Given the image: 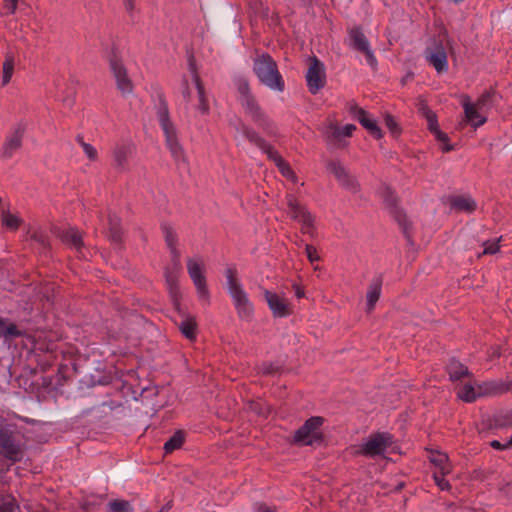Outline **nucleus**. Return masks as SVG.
<instances>
[{"mask_svg": "<svg viewBox=\"0 0 512 512\" xmlns=\"http://www.w3.org/2000/svg\"><path fill=\"white\" fill-rule=\"evenodd\" d=\"M157 118L165 137L166 147L170 151L171 156L179 168H186L187 161L183 147L178 140L176 127L169 117L167 105L163 101L158 106Z\"/></svg>", "mask_w": 512, "mask_h": 512, "instance_id": "obj_1", "label": "nucleus"}, {"mask_svg": "<svg viewBox=\"0 0 512 512\" xmlns=\"http://www.w3.org/2000/svg\"><path fill=\"white\" fill-rule=\"evenodd\" d=\"M235 85L237 89V101L244 113L259 127L270 134L272 132L271 123L262 112L256 98L251 93L248 81L245 78L239 77L235 80Z\"/></svg>", "mask_w": 512, "mask_h": 512, "instance_id": "obj_2", "label": "nucleus"}, {"mask_svg": "<svg viewBox=\"0 0 512 512\" xmlns=\"http://www.w3.org/2000/svg\"><path fill=\"white\" fill-rule=\"evenodd\" d=\"M188 69L192 76L193 87L191 88L188 80L183 78L181 84L182 97L187 104L194 106L200 114L206 115L209 113V104L192 56H190L188 60Z\"/></svg>", "mask_w": 512, "mask_h": 512, "instance_id": "obj_3", "label": "nucleus"}, {"mask_svg": "<svg viewBox=\"0 0 512 512\" xmlns=\"http://www.w3.org/2000/svg\"><path fill=\"white\" fill-rule=\"evenodd\" d=\"M254 72L259 81L271 90L282 92L284 81L280 75L276 62L268 54H262L254 61Z\"/></svg>", "mask_w": 512, "mask_h": 512, "instance_id": "obj_4", "label": "nucleus"}, {"mask_svg": "<svg viewBox=\"0 0 512 512\" xmlns=\"http://www.w3.org/2000/svg\"><path fill=\"white\" fill-rule=\"evenodd\" d=\"M324 421L325 419L321 416L308 418L304 424L294 432L293 442L302 446L322 444L325 436L320 428Z\"/></svg>", "mask_w": 512, "mask_h": 512, "instance_id": "obj_5", "label": "nucleus"}, {"mask_svg": "<svg viewBox=\"0 0 512 512\" xmlns=\"http://www.w3.org/2000/svg\"><path fill=\"white\" fill-rule=\"evenodd\" d=\"M394 444V436L389 432L372 433L368 440L361 445L358 454L365 457H376L383 455L384 452Z\"/></svg>", "mask_w": 512, "mask_h": 512, "instance_id": "obj_6", "label": "nucleus"}, {"mask_svg": "<svg viewBox=\"0 0 512 512\" xmlns=\"http://www.w3.org/2000/svg\"><path fill=\"white\" fill-rule=\"evenodd\" d=\"M326 168L331 173L339 185L351 193H356L359 190V184L355 177L339 160L327 161Z\"/></svg>", "mask_w": 512, "mask_h": 512, "instance_id": "obj_7", "label": "nucleus"}, {"mask_svg": "<svg viewBox=\"0 0 512 512\" xmlns=\"http://www.w3.org/2000/svg\"><path fill=\"white\" fill-rule=\"evenodd\" d=\"M326 168L331 173L339 185L351 193H356L359 190V184L355 177L339 160L327 161Z\"/></svg>", "mask_w": 512, "mask_h": 512, "instance_id": "obj_8", "label": "nucleus"}, {"mask_svg": "<svg viewBox=\"0 0 512 512\" xmlns=\"http://www.w3.org/2000/svg\"><path fill=\"white\" fill-rule=\"evenodd\" d=\"M306 81L309 91L317 94L325 86L326 74L323 63L316 57L309 60V66L306 72Z\"/></svg>", "mask_w": 512, "mask_h": 512, "instance_id": "obj_9", "label": "nucleus"}, {"mask_svg": "<svg viewBox=\"0 0 512 512\" xmlns=\"http://www.w3.org/2000/svg\"><path fill=\"white\" fill-rule=\"evenodd\" d=\"M24 132L25 125L23 123H18L6 135L0 154L3 160L11 159L22 147Z\"/></svg>", "mask_w": 512, "mask_h": 512, "instance_id": "obj_10", "label": "nucleus"}, {"mask_svg": "<svg viewBox=\"0 0 512 512\" xmlns=\"http://www.w3.org/2000/svg\"><path fill=\"white\" fill-rule=\"evenodd\" d=\"M0 455L12 463L20 462L23 458V451L15 442L13 433L4 428H0Z\"/></svg>", "mask_w": 512, "mask_h": 512, "instance_id": "obj_11", "label": "nucleus"}, {"mask_svg": "<svg viewBox=\"0 0 512 512\" xmlns=\"http://www.w3.org/2000/svg\"><path fill=\"white\" fill-rule=\"evenodd\" d=\"M425 58L437 73L448 70L447 47L441 41H434L426 48Z\"/></svg>", "mask_w": 512, "mask_h": 512, "instance_id": "obj_12", "label": "nucleus"}, {"mask_svg": "<svg viewBox=\"0 0 512 512\" xmlns=\"http://www.w3.org/2000/svg\"><path fill=\"white\" fill-rule=\"evenodd\" d=\"M231 126L234 129V139L237 142V145H240L242 141L247 140L262 151L269 146V143H267L255 130L245 125L240 119L232 122Z\"/></svg>", "mask_w": 512, "mask_h": 512, "instance_id": "obj_13", "label": "nucleus"}, {"mask_svg": "<svg viewBox=\"0 0 512 512\" xmlns=\"http://www.w3.org/2000/svg\"><path fill=\"white\" fill-rule=\"evenodd\" d=\"M51 233L69 247L79 250L83 247L82 233L72 226H52Z\"/></svg>", "mask_w": 512, "mask_h": 512, "instance_id": "obj_14", "label": "nucleus"}, {"mask_svg": "<svg viewBox=\"0 0 512 512\" xmlns=\"http://www.w3.org/2000/svg\"><path fill=\"white\" fill-rule=\"evenodd\" d=\"M109 64L111 72L116 80L117 88L123 94H129L132 92V83L127 76V71L121 60L116 56V54H112L109 58Z\"/></svg>", "mask_w": 512, "mask_h": 512, "instance_id": "obj_15", "label": "nucleus"}, {"mask_svg": "<svg viewBox=\"0 0 512 512\" xmlns=\"http://www.w3.org/2000/svg\"><path fill=\"white\" fill-rule=\"evenodd\" d=\"M351 46L362 52L365 56V62L367 65L374 68L377 64L376 58L369 47V43L365 35L358 28H354L349 33Z\"/></svg>", "mask_w": 512, "mask_h": 512, "instance_id": "obj_16", "label": "nucleus"}, {"mask_svg": "<svg viewBox=\"0 0 512 512\" xmlns=\"http://www.w3.org/2000/svg\"><path fill=\"white\" fill-rule=\"evenodd\" d=\"M263 294L274 317L284 318L292 314L290 304L285 298L267 289L264 290Z\"/></svg>", "mask_w": 512, "mask_h": 512, "instance_id": "obj_17", "label": "nucleus"}, {"mask_svg": "<svg viewBox=\"0 0 512 512\" xmlns=\"http://www.w3.org/2000/svg\"><path fill=\"white\" fill-rule=\"evenodd\" d=\"M286 204L287 213L291 220L298 222L299 224H312L314 222L313 216L293 195H287Z\"/></svg>", "mask_w": 512, "mask_h": 512, "instance_id": "obj_18", "label": "nucleus"}, {"mask_svg": "<svg viewBox=\"0 0 512 512\" xmlns=\"http://www.w3.org/2000/svg\"><path fill=\"white\" fill-rule=\"evenodd\" d=\"M349 112L351 116L358 120L361 125L366 128L369 133L375 138L379 139L382 136L381 129L378 127L377 123L370 119L367 112L359 107L357 104L353 103L349 106Z\"/></svg>", "mask_w": 512, "mask_h": 512, "instance_id": "obj_19", "label": "nucleus"}, {"mask_svg": "<svg viewBox=\"0 0 512 512\" xmlns=\"http://www.w3.org/2000/svg\"><path fill=\"white\" fill-rule=\"evenodd\" d=\"M225 274L227 278V289L234 304L248 300V296L237 278V270L235 268H227Z\"/></svg>", "mask_w": 512, "mask_h": 512, "instance_id": "obj_20", "label": "nucleus"}, {"mask_svg": "<svg viewBox=\"0 0 512 512\" xmlns=\"http://www.w3.org/2000/svg\"><path fill=\"white\" fill-rule=\"evenodd\" d=\"M446 203L455 212L470 213L476 209V202L468 194L450 195L447 197Z\"/></svg>", "mask_w": 512, "mask_h": 512, "instance_id": "obj_21", "label": "nucleus"}, {"mask_svg": "<svg viewBox=\"0 0 512 512\" xmlns=\"http://www.w3.org/2000/svg\"><path fill=\"white\" fill-rule=\"evenodd\" d=\"M446 371L451 381H458L464 377H471L472 373L468 367L461 363L457 358L451 357L446 365Z\"/></svg>", "mask_w": 512, "mask_h": 512, "instance_id": "obj_22", "label": "nucleus"}, {"mask_svg": "<svg viewBox=\"0 0 512 512\" xmlns=\"http://www.w3.org/2000/svg\"><path fill=\"white\" fill-rule=\"evenodd\" d=\"M383 201L387 208L390 209V212L395 215L396 221L398 224H405V219L402 218V211L397 205V196L394 191L390 187H384L381 192Z\"/></svg>", "mask_w": 512, "mask_h": 512, "instance_id": "obj_23", "label": "nucleus"}, {"mask_svg": "<svg viewBox=\"0 0 512 512\" xmlns=\"http://www.w3.org/2000/svg\"><path fill=\"white\" fill-rule=\"evenodd\" d=\"M512 426V409L494 413L487 420L488 429H503Z\"/></svg>", "mask_w": 512, "mask_h": 512, "instance_id": "obj_24", "label": "nucleus"}, {"mask_svg": "<svg viewBox=\"0 0 512 512\" xmlns=\"http://www.w3.org/2000/svg\"><path fill=\"white\" fill-rule=\"evenodd\" d=\"M465 120L474 128L482 126L486 122L483 115L485 111H480L475 105L469 101L463 102Z\"/></svg>", "mask_w": 512, "mask_h": 512, "instance_id": "obj_25", "label": "nucleus"}, {"mask_svg": "<svg viewBox=\"0 0 512 512\" xmlns=\"http://www.w3.org/2000/svg\"><path fill=\"white\" fill-rule=\"evenodd\" d=\"M267 157L272 160L278 167L280 173L286 178H294V172L287 162L278 154V152L269 144L263 151Z\"/></svg>", "mask_w": 512, "mask_h": 512, "instance_id": "obj_26", "label": "nucleus"}, {"mask_svg": "<svg viewBox=\"0 0 512 512\" xmlns=\"http://www.w3.org/2000/svg\"><path fill=\"white\" fill-rule=\"evenodd\" d=\"M422 226H401V232L407 241V245L413 249L426 242L422 238Z\"/></svg>", "mask_w": 512, "mask_h": 512, "instance_id": "obj_27", "label": "nucleus"}, {"mask_svg": "<svg viewBox=\"0 0 512 512\" xmlns=\"http://www.w3.org/2000/svg\"><path fill=\"white\" fill-rule=\"evenodd\" d=\"M480 396H496L505 394L504 381L501 379L484 381L478 385Z\"/></svg>", "mask_w": 512, "mask_h": 512, "instance_id": "obj_28", "label": "nucleus"}, {"mask_svg": "<svg viewBox=\"0 0 512 512\" xmlns=\"http://www.w3.org/2000/svg\"><path fill=\"white\" fill-rule=\"evenodd\" d=\"M182 335L190 341L197 337L198 325L194 316H186L181 322L176 323Z\"/></svg>", "mask_w": 512, "mask_h": 512, "instance_id": "obj_29", "label": "nucleus"}, {"mask_svg": "<svg viewBox=\"0 0 512 512\" xmlns=\"http://www.w3.org/2000/svg\"><path fill=\"white\" fill-rule=\"evenodd\" d=\"M381 287H382V277H377L372 280V282L369 285V289L366 295L367 298V308L368 311H371L374 309L377 301L380 298L381 294Z\"/></svg>", "mask_w": 512, "mask_h": 512, "instance_id": "obj_30", "label": "nucleus"}, {"mask_svg": "<svg viewBox=\"0 0 512 512\" xmlns=\"http://www.w3.org/2000/svg\"><path fill=\"white\" fill-rule=\"evenodd\" d=\"M131 153V147L128 144H119L113 150L114 164L117 169L124 170L128 156Z\"/></svg>", "mask_w": 512, "mask_h": 512, "instance_id": "obj_31", "label": "nucleus"}, {"mask_svg": "<svg viewBox=\"0 0 512 512\" xmlns=\"http://www.w3.org/2000/svg\"><path fill=\"white\" fill-rule=\"evenodd\" d=\"M185 441V432L183 430H177L174 434L165 442L164 451L165 454L172 453L173 451L182 447Z\"/></svg>", "mask_w": 512, "mask_h": 512, "instance_id": "obj_32", "label": "nucleus"}, {"mask_svg": "<svg viewBox=\"0 0 512 512\" xmlns=\"http://www.w3.org/2000/svg\"><path fill=\"white\" fill-rule=\"evenodd\" d=\"M429 129L435 134L437 140L442 144V150L448 152L452 150V146L448 145L447 134L440 131L437 127V122L434 115L428 116Z\"/></svg>", "mask_w": 512, "mask_h": 512, "instance_id": "obj_33", "label": "nucleus"}, {"mask_svg": "<svg viewBox=\"0 0 512 512\" xmlns=\"http://www.w3.org/2000/svg\"><path fill=\"white\" fill-rule=\"evenodd\" d=\"M192 281L196 287L199 298L208 303L210 299V293L205 275L202 274L198 277L192 278Z\"/></svg>", "mask_w": 512, "mask_h": 512, "instance_id": "obj_34", "label": "nucleus"}, {"mask_svg": "<svg viewBox=\"0 0 512 512\" xmlns=\"http://www.w3.org/2000/svg\"><path fill=\"white\" fill-rule=\"evenodd\" d=\"M457 396H458L459 399H461L462 401L467 402V403H472L477 398L481 397L480 396V391L478 389L476 391L475 388L471 384L464 385L457 392Z\"/></svg>", "mask_w": 512, "mask_h": 512, "instance_id": "obj_35", "label": "nucleus"}, {"mask_svg": "<svg viewBox=\"0 0 512 512\" xmlns=\"http://www.w3.org/2000/svg\"><path fill=\"white\" fill-rule=\"evenodd\" d=\"M14 66H15V60L14 56L11 54H7L5 57V61L3 63L2 67V85H7L13 75L14 72Z\"/></svg>", "mask_w": 512, "mask_h": 512, "instance_id": "obj_36", "label": "nucleus"}, {"mask_svg": "<svg viewBox=\"0 0 512 512\" xmlns=\"http://www.w3.org/2000/svg\"><path fill=\"white\" fill-rule=\"evenodd\" d=\"M235 305L237 314L240 319L250 321L253 316V305L250 300H244L243 302H238Z\"/></svg>", "mask_w": 512, "mask_h": 512, "instance_id": "obj_37", "label": "nucleus"}, {"mask_svg": "<svg viewBox=\"0 0 512 512\" xmlns=\"http://www.w3.org/2000/svg\"><path fill=\"white\" fill-rule=\"evenodd\" d=\"M0 512H14L19 509V505L15 497L11 494H0Z\"/></svg>", "mask_w": 512, "mask_h": 512, "instance_id": "obj_38", "label": "nucleus"}, {"mask_svg": "<svg viewBox=\"0 0 512 512\" xmlns=\"http://www.w3.org/2000/svg\"><path fill=\"white\" fill-rule=\"evenodd\" d=\"M165 279L168 285L170 294L180 293V287L178 283V275L177 272L170 270L169 268L165 269Z\"/></svg>", "mask_w": 512, "mask_h": 512, "instance_id": "obj_39", "label": "nucleus"}, {"mask_svg": "<svg viewBox=\"0 0 512 512\" xmlns=\"http://www.w3.org/2000/svg\"><path fill=\"white\" fill-rule=\"evenodd\" d=\"M165 242L170 249V252L177 251L178 236L171 226H164L163 229Z\"/></svg>", "mask_w": 512, "mask_h": 512, "instance_id": "obj_40", "label": "nucleus"}, {"mask_svg": "<svg viewBox=\"0 0 512 512\" xmlns=\"http://www.w3.org/2000/svg\"><path fill=\"white\" fill-rule=\"evenodd\" d=\"M502 236L493 239V240H484L482 242V246L484 247V250L481 254L478 255V257H481L482 255H494L499 251V242L501 241Z\"/></svg>", "mask_w": 512, "mask_h": 512, "instance_id": "obj_41", "label": "nucleus"}, {"mask_svg": "<svg viewBox=\"0 0 512 512\" xmlns=\"http://www.w3.org/2000/svg\"><path fill=\"white\" fill-rule=\"evenodd\" d=\"M22 336V332L18 329L17 325L14 323H10L3 327H0V337H5L6 339H14Z\"/></svg>", "mask_w": 512, "mask_h": 512, "instance_id": "obj_42", "label": "nucleus"}, {"mask_svg": "<svg viewBox=\"0 0 512 512\" xmlns=\"http://www.w3.org/2000/svg\"><path fill=\"white\" fill-rule=\"evenodd\" d=\"M355 129H356V127L353 124H347L342 128L337 127V126H332L330 128L331 136L337 140H339L341 137H344V136L345 137L351 136Z\"/></svg>", "mask_w": 512, "mask_h": 512, "instance_id": "obj_43", "label": "nucleus"}, {"mask_svg": "<svg viewBox=\"0 0 512 512\" xmlns=\"http://www.w3.org/2000/svg\"><path fill=\"white\" fill-rule=\"evenodd\" d=\"M110 512H131L132 507L129 501L116 499L108 504Z\"/></svg>", "mask_w": 512, "mask_h": 512, "instance_id": "obj_44", "label": "nucleus"}, {"mask_svg": "<svg viewBox=\"0 0 512 512\" xmlns=\"http://www.w3.org/2000/svg\"><path fill=\"white\" fill-rule=\"evenodd\" d=\"M27 236L34 240L35 242L39 243L43 248L49 247V237L44 234L42 231L39 230H32L29 228L27 230Z\"/></svg>", "mask_w": 512, "mask_h": 512, "instance_id": "obj_45", "label": "nucleus"}, {"mask_svg": "<svg viewBox=\"0 0 512 512\" xmlns=\"http://www.w3.org/2000/svg\"><path fill=\"white\" fill-rule=\"evenodd\" d=\"M77 141L81 145V147L83 149V152L85 153V155L87 156V158L89 160H91V161L97 160L98 153H97V150H96L95 147H93L92 145L84 142L83 138L81 136L77 137Z\"/></svg>", "mask_w": 512, "mask_h": 512, "instance_id": "obj_46", "label": "nucleus"}, {"mask_svg": "<svg viewBox=\"0 0 512 512\" xmlns=\"http://www.w3.org/2000/svg\"><path fill=\"white\" fill-rule=\"evenodd\" d=\"M492 97L493 94L491 92H486L472 105H475L480 111H486L491 106Z\"/></svg>", "mask_w": 512, "mask_h": 512, "instance_id": "obj_47", "label": "nucleus"}, {"mask_svg": "<svg viewBox=\"0 0 512 512\" xmlns=\"http://www.w3.org/2000/svg\"><path fill=\"white\" fill-rule=\"evenodd\" d=\"M430 462L440 468V471L446 470L445 465L448 462V456L445 453L436 452L429 457Z\"/></svg>", "mask_w": 512, "mask_h": 512, "instance_id": "obj_48", "label": "nucleus"}, {"mask_svg": "<svg viewBox=\"0 0 512 512\" xmlns=\"http://www.w3.org/2000/svg\"><path fill=\"white\" fill-rule=\"evenodd\" d=\"M106 235L111 241L120 243L123 235L122 226H109Z\"/></svg>", "mask_w": 512, "mask_h": 512, "instance_id": "obj_49", "label": "nucleus"}, {"mask_svg": "<svg viewBox=\"0 0 512 512\" xmlns=\"http://www.w3.org/2000/svg\"><path fill=\"white\" fill-rule=\"evenodd\" d=\"M449 470H443L440 471V474L434 473L433 478L435 480V483L441 490H449L451 488V485L447 480H445L444 475L448 473Z\"/></svg>", "mask_w": 512, "mask_h": 512, "instance_id": "obj_50", "label": "nucleus"}, {"mask_svg": "<svg viewBox=\"0 0 512 512\" xmlns=\"http://www.w3.org/2000/svg\"><path fill=\"white\" fill-rule=\"evenodd\" d=\"M187 270L191 279L203 274L200 265L191 258L187 261Z\"/></svg>", "mask_w": 512, "mask_h": 512, "instance_id": "obj_51", "label": "nucleus"}, {"mask_svg": "<svg viewBox=\"0 0 512 512\" xmlns=\"http://www.w3.org/2000/svg\"><path fill=\"white\" fill-rule=\"evenodd\" d=\"M70 367L68 364H60L57 370V376L59 377L57 384L62 386L68 380V372Z\"/></svg>", "mask_w": 512, "mask_h": 512, "instance_id": "obj_52", "label": "nucleus"}, {"mask_svg": "<svg viewBox=\"0 0 512 512\" xmlns=\"http://www.w3.org/2000/svg\"><path fill=\"white\" fill-rule=\"evenodd\" d=\"M53 358V353L48 352L44 355V359H38V365L40 366L42 372H46L51 368V366L53 365Z\"/></svg>", "mask_w": 512, "mask_h": 512, "instance_id": "obj_53", "label": "nucleus"}, {"mask_svg": "<svg viewBox=\"0 0 512 512\" xmlns=\"http://www.w3.org/2000/svg\"><path fill=\"white\" fill-rule=\"evenodd\" d=\"M23 220L20 219L16 214L4 211L2 213V224H22Z\"/></svg>", "mask_w": 512, "mask_h": 512, "instance_id": "obj_54", "label": "nucleus"}, {"mask_svg": "<svg viewBox=\"0 0 512 512\" xmlns=\"http://www.w3.org/2000/svg\"><path fill=\"white\" fill-rule=\"evenodd\" d=\"M305 250L307 253V258L311 263L320 260V256L318 255L317 249L314 246L307 244Z\"/></svg>", "mask_w": 512, "mask_h": 512, "instance_id": "obj_55", "label": "nucleus"}, {"mask_svg": "<svg viewBox=\"0 0 512 512\" xmlns=\"http://www.w3.org/2000/svg\"><path fill=\"white\" fill-rule=\"evenodd\" d=\"M171 263L173 266V268L171 270L178 272L181 269L179 250L171 252Z\"/></svg>", "mask_w": 512, "mask_h": 512, "instance_id": "obj_56", "label": "nucleus"}, {"mask_svg": "<svg viewBox=\"0 0 512 512\" xmlns=\"http://www.w3.org/2000/svg\"><path fill=\"white\" fill-rule=\"evenodd\" d=\"M279 371H280V366H278V365H275L273 363H264L263 364L262 372L264 375H274Z\"/></svg>", "mask_w": 512, "mask_h": 512, "instance_id": "obj_57", "label": "nucleus"}, {"mask_svg": "<svg viewBox=\"0 0 512 512\" xmlns=\"http://www.w3.org/2000/svg\"><path fill=\"white\" fill-rule=\"evenodd\" d=\"M170 296H171L172 304H173V307L175 308V310L179 314L185 316L184 312L182 311L181 303H180L181 292L177 293L176 295L175 294H170Z\"/></svg>", "mask_w": 512, "mask_h": 512, "instance_id": "obj_58", "label": "nucleus"}, {"mask_svg": "<svg viewBox=\"0 0 512 512\" xmlns=\"http://www.w3.org/2000/svg\"><path fill=\"white\" fill-rule=\"evenodd\" d=\"M385 124L386 126L388 127V129L393 133V134H396L398 133V126H397V123L396 121L394 120V118L390 115H387L385 117Z\"/></svg>", "mask_w": 512, "mask_h": 512, "instance_id": "obj_59", "label": "nucleus"}, {"mask_svg": "<svg viewBox=\"0 0 512 512\" xmlns=\"http://www.w3.org/2000/svg\"><path fill=\"white\" fill-rule=\"evenodd\" d=\"M5 8L9 11V13H15L17 9L18 0H4Z\"/></svg>", "mask_w": 512, "mask_h": 512, "instance_id": "obj_60", "label": "nucleus"}, {"mask_svg": "<svg viewBox=\"0 0 512 512\" xmlns=\"http://www.w3.org/2000/svg\"><path fill=\"white\" fill-rule=\"evenodd\" d=\"M111 380H112V377L110 375H104L100 379H98L97 381L92 380V384L93 385H95V384L107 385V384L111 383Z\"/></svg>", "mask_w": 512, "mask_h": 512, "instance_id": "obj_61", "label": "nucleus"}, {"mask_svg": "<svg viewBox=\"0 0 512 512\" xmlns=\"http://www.w3.org/2000/svg\"><path fill=\"white\" fill-rule=\"evenodd\" d=\"M490 446L493 448V449H496V450H507L508 447H506V443L502 444L500 441L498 440H492L490 442Z\"/></svg>", "mask_w": 512, "mask_h": 512, "instance_id": "obj_62", "label": "nucleus"}, {"mask_svg": "<svg viewBox=\"0 0 512 512\" xmlns=\"http://www.w3.org/2000/svg\"><path fill=\"white\" fill-rule=\"evenodd\" d=\"M125 9L128 13L132 14L135 10V2L134 0H123Z\"/></svg>", "mask_w": 512, "mask_h": 512, "instance_id": "obj_63", "label": "nucleus"}, {"mask_svg": "<svg viewBox=\"0 0 512 512\" xmlns=\"http://www.w3.org/2000/svg\"><path fill=\"white\" fill-rule=\"evenodd\" d=\"M501 356V351L499 346H495L491 348V352L489 354L490 359L499 358Z\"/></svg>", "mask_w": 512, "mask_h": 512, "instance_id": "obj_64", "label": "nucleus"}]
</instances>
